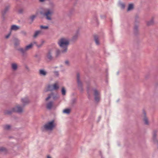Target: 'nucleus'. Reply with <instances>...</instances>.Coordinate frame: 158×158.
<instances>
[{
  "label": "nucleus",
  "instance_id": "obj_1",
  "mask_svg": "<svg viewBox=\"0 0 158 158\" xmlns=\"http://www.w3.org/2000/svg\"><path fill=\"white\" fill-rule=\"evenodd\" d=\"M58 44L62 49V53H64L67 52L68 47L69 44L68 39L64 37L61 38L59 40Z\"/></svg>",
  "mask_w": 158,
  "mask_h": 158
},
{
  "label": "nucleus",
  "instance_id": "obj_2",
  "mask_svg": "<svg viewBox=\"0 0 158 158\" xmlns=\"http://www.w3.org/2000/svg\"><path fill=\"white\" fill-rule=\"evenodd\" d=\"M54 12V9L53 8H45L41 11L40 13L41 14L45 16L47 19L50 20L51 17Z\"/></svg>",
  "mask_w": 158,
  "mask_h": 158
},
{
  "label": "nucleus",
  "instance_id": "obj_3",
  "mask_svg": "<svg viewBox=\"0 0 158 158\" xmlns=\"http://www.w3.org/2000/svg\"><path fill=\"white\" fill-rule=\"evenodd\" d=\"M23 108L21 107L20 105H18L13 108L11 110H8L6 111L5 112V113L6 114H11L12 112L21 113L23 112Z\"/></svg>",
  "mask_w": 158,
  "mask_h": 158
},
{
  "label": "nucleus",
  "instance_id": "obj_4",
  "mask_svg": "<svg viewBox=\"0 0 158 158\" xmlns=\"http://www.w3.org/2000/svg\"><path fill=\"white\" fill-rule=\"evenodd\" d=\"M44 40H42L41 42V44H37L36 42H33L31 43L28 45L27 46L25 47V50L27 51L29 49H31L32 47H33V46L34 44H35L36 45V46L40 48L44 44Z\"/></svg>",
  "mask_w": 158,
  "mask_h": 158
},
{
  "label": "nucleus",
  "instance_id": "obj_5",
  "mask_svg": "<svg viewBox=\"0 0 158 158\" xmlns=\"http://www.w3.org/2000/svg\"><path fill=\"white\" fill-rule=\"evenodd\" d=\"M56 125L54 123V121L49 122L44 126V128L48 130H52L53 128Z\"/></svg>",
  "mask_w": 158,
  "mask_h": 158
},
{
  "label": "nucleus",
  "instance_id": "obj_6",
  "mask_svg": "<svg viewBox=\"0 0 158 158\" xmlns=\"http://www.w3.org/2000/svg\"><path fill=\"white\" fill-rule=\"evenodd\" d=\"M52 50H50L46 54V57L47 58L50 60H51L52 59Z\"/></svg>",
  "mask_w": 158,
  "mask_h": 158
},
{
  "label": "nucleus",
  "instance_id": "obj_7",
  "mask_svg": "<svg viewBox=\"0 0 158 158\" xmlns=\"http://www.w3.org/2000/svg\"><path fill=\"white\" fill-rule=\"evenodd\" d=\"M94 95L95 96V100L96 101L98 102L100 100V97L99 96V93L96 90H94Z\"/></svg>",
  "mask_w": 158,
  "mask_h": 158
},
{
  "label": "nucleus",
  "instance_id": "obj_8",
  "mask_svg": "<svg viewBox=\"0 0 158 158\" xmlns=\"http://www.w3.org/2000/svg\"><path fill=\"white\" fill-rule=\"evenodd\" d=\"M143 119L145 124L148 125V118L146 116V113L145 111H143Z\"/></svg>",
  "mask_w": 158,
  "mask_h": 158
},
{
  "label": "nucleus",
  "instance_id": "obj_9",
  "mask_svg": "<svg viewBox=\"0 0 158 158\" xmlns=\"http://www.w3.org/2000/svg\"><path fill=\"white\" fill-rule=\"evenodd\" d=\"M21 102L23 104L25 105L29 103V101L28 98L26 97L22 99Z\"/></svg>",
  "mask_w": 158,
  "mask_h": 158
},
{
  "label": "nucleus",
  "instance_id": "obj_10",
  "mask_svg": "<svg viewBox=\"0 0 158 158\" xmlns=\"http://www.w3.org/2000/svg\"><path fill=\"white\" fill-rule=\"evenodd\" d=\"M19 28L20 27L19 26L14 25L11 26L10 28V31H16L19 29Z\"/></svg>",
  "mask_w": 158,
  "mask_h": 158
},
{
  "label": "nucleus",
  "instance_id": "obj_11",
  "mask_svg": "<svg viewBox=\"0 0 158 158\" xmlns=\"http://www.w3.org/2000/svg\"><path fill=\"white\" fill-rule=\"evenodd\" d=\"M77 80L78 86H81L82 83L80 80V75L78 73L77 74Z\"/></svg>",
  "mask_w": 158,
  "mask_h": 158
},
{
  "label": "nucleus",
  "instance_id": "obj_12",
  "mask_svg": "<svg viewBox=\"0 0 158 158\" xmlns=\"http://www.w3.org/2000/svg\"><path fill=\"white\" fill-rule=\"evenodd\" d=\"M52 86H53V88H54V90H57L59 88V83L58 82H56L55 83L53 84L52 85Z\"/></svg>",
  "mask_w": 158,
  "mask_h": 158
},
{
  "label": "nucleus",
  "instance_id": "obj_13",
  "mask_svg": "<svg viewBox=\"0 0 158 158\" xmlns=\"http://www.w3.org/2000/svg\"><path fill=\"white\" fill-rule=\"evenodd\" d=\"M53 106V102H48L46 105L47 108L48 109H51Z\"/></svg>",
  "mask_w": 158,
  "mask_h": 158
},
{
  "label": "nucleus",
  "instance_id": "obj_14",
  "mask_svg": "<svg viewBox=\"0 0 158 158\" xmlns=\"http://www.w3.org/2000/svg\"><path fill=\"white\" fill-rule=\"evenodd\" d=\"M54 88H53V86L52 85H49L46 88V91H52L54 90Z\"/></svg>",
  "mask_w": 158,
  "mask_h": 158
},
{
  "label": "nucleus",
  "instance_id": "obj_15",
  "mask_svg": "<svg viewBox=\"0 0 158 158\" xmlns=\"http://www.w3.org/2000/svg\"><path fill=\"white\" fill-rule=\"evenodd\" d=\"M41 33V31H37L35 32L33 35V37L35 38H36L37 36L40 35Z\"/></svg>",
  "mask_w": 158,
  "mask_h": 158
},
{
  "label": "nucleus",
  "instance_id": "obj_16",
  "mask_svg": "<svg viewBox=\"0 0 158 158\" xmlns=\"http://www.w3.org/2000/svg\"><path fill=\"white\" fill-rule=\"evenodd\" d=\"M53 94L51 93V94L48 95V97L46 99V101L48 100L49 99L52 98L53 99H55V97L53 96Z\"/></svg>",
  "mask_w": 158,
  "mask_h": 158
},
{
  "label": "nucleus",
  "instance_id": "obj_17",
  "mask_svg": "<svg viewBox=\"0 0 158 158\" xmlns=\"http://www.w3.org/2000/svg\"><path fill=\"white\" fill-rule=\"evenodd\" d=\"M11 67L13 69L16 70L17 68V64L16 63H12L11 64Z\"/></svg>",
  "mask_w": 158,
  "mask_h": 158
},
{
  "label": "nucleus",
  "instance_id": "obj_18",
  "mask_svg": "<svg viewBox=\"0 0 158 158\" xmlns=\"http://www.w3.org/2000/svg\"><path fill=\"white\" fill-rule=\"evenodd\" d=\"M62 52L61 51V52L59 49H57L56 50V53H55V55L56 57H58L59 56L61 52Z\"/></svg>",
  "mask_w": 158,
  "mask_h": 158
},
{
  "label": "nucleus",
  "instance_id": "obj_19",
  "mask_svg": "<svg viewBox=\"0 0 158 158\" xmlns=\"http://www.w3.org/2000/svg\"><path fill=\"white\" fill-rule=\"evenodd\" d=\"M134 6L132 4H129L128 5V8L127 9L128 11L131 10L133 8Z\"/></svg>",
  "mask_w": 158,
  "mask_h": 158
},
{
  "label": "nucleus",
  "instance_id": "obj_20",
  "mask_svg": "<svg viewBox=\"0 0 158 158\" xmlns=\"http://www.w3.org/2000/svg\"><path fill=\"white\" fill-rule=\"evenodd\" d=\"M20 44V41L18 39H15L14 40V45L16 46L19 45Z\"/></svg>",
  "mask_w": 158,
  "mask_h": 158
},
{
  "label": "nucleus",
  "instance_id": "obj_21",
  "mask_svg": "<svg viewBox=\"0 0 158 158\" xmlns=\"http://www.w3.org/2000/svg\"><path fill=\"white\" fill-rule=\"evenodd\" d=\"M94 39L96 44L97 45L99 44V42L98 40V37L97 36L95 35L94 36Z\"/></svg>",
  "mask_w": 158,
  "mask_h": 158
},
{
  "label": "nucleus",
  "instance_id": "obj_22",
  "mask_svg": "<svg viewBox=\"0 0 158 158\" xmlns=\"http://www.w3.org/2000/svg\"><path fill=\"white\" fill-rule=\"evenodd\" d=\"M40 73L41 75L45 76L46 74V72L43 70H40Z\"/></svg>",
  "mask_w": 158,
  "mask_h": 158
},
{
  "label": "nucleus",
  "instance_id": "obj_23",
  "mask_svg": "<svg viewBox=\"0 0 158 158\" xmlns=\"http://www.w3.org/2000/svg\"><path fill=\"white\" fill-rule=\"evenodd\" d=\"M64 113L69 114L70 113V110L69 109H66L63 110Z\"/></svg>",
  "mask_w": 158,
  "mask_h": 158
},
{
  "label": "nucleus",
  "instance_id": "obj_24",
  "mask_svg": "<svg viewBox=\"0 0 158 158\" xmlns=\"http://www.w3.org/2000/svg\"><path fill=\"white\" fill-rule=\"evenodd\" d=\"M62 94L63 95H64L66 94V90L64 87H62L61 89Z\"/></svg>",
  "mask_w": 158,
  "mask_h": 158
},
{
  "label": "nucleus",
  "instance_id": "obj_25",
  "mask_svg": "<svg viewBox=\"0 0 158 158\" xmlns=\"http://www.w3.org/2000/svg\"><path fill=\"white\" fill-rule=\"evenodd\" d=\"M154 23V21L153 19H152L149 21H148L147 22V24L148 25H150L153 24Z\"/></svg>",
  "mask_w": 158,
  "mask_h": 158
},
{
  "label": "nucleus",
  "instance_id": "obj_26",
  "mask_svg": "<svg viewBox=\"0 0 158 158\" xmlns=\"http://www.w3.org/2000/svg\"><path fill=\"white\" fill-rule=\"evenodd\" d=\"M40 28L41 29H47L48 28L47 26H40Z\"/></svg>",
  "mask_w": 158,
  "mask_h": 158
},
{
  "label": "nucleus",
  "instance_id": "obj_27",
  "mask_svg": "<svg viewBox=\"0 0 158 158\" xmlns=\"http://www.w3.org/2000/svg\"><path fill=\"white\" fill-rule=\"evenodd\" d=\"M19 51H20L22 53H24L26 52V50H25V48L24 49L22 48H19Z\"/></svg>",
  "mask_w": 158,
  "mask_h": 158
},
{
  "label": "nucleus",
  "instance_id": "obj_28",
  "mask_svg": "<svg viewBox=\"0 0 158 158\" xmlns=\"http://www.w3.org/2000/svg\"><path fill=\"white\" fill-rule=\"evenodd\" d=\"M9 9V7H6L5 9L4 10L2 11V14H5L6 13V12Z\"/></svg>",
  "mask_w": 158,
  "mask_h": 158
},
{
  "label": "nucleus",
  "instance_id": "obj_29",
  "mask_svg": "<svg viewBox=\"0 0 158 158\" xmlns=\"http://www.w3.org/2000/svg\"><path fill=\"white\" fill-rule=\"evenodd\" d=\"M6 150L5 148L2 147H0V152H5Z\"/></svg>",
  "mask_w": 158,
  "mask_h": 158
},
{
  "label": "nucleus",
  "instance_id": "obj_30",
  "mask_svg": "<svg viewBox=\"0 0 158 158\" xmlns=\"http://www.w3.org/2000/svg\"><path fill=\"white\" fill-rule=\"evenodd\" d=\"M4 129L6 130H9L10 128V126L8 125H6L4 126Z\"/></svg>",
  "mask_w": 158,
  "mask_h": 158
},
{
  "label": "nucleus",
  "instance_id": "obj_31",
  "mask_svg": "<svg viewBox=\"0 0 158 158\" xmlns=\"http://www.w3.org/2000/svg\"><path fill=\"white\" fill-rule=\"evenodd\" d=\"M11 34V32H10L7 35H6V38H8L9 36H10V35Z\"/></svg>",
  "mask_w": 158,
  "mask_h": 158
},
{
  "label": "nucleus",
  "instance_id": "obj_32",
  "mask_svg": "<svg viewBox=\"0 0 158 158\" xmlns=\"http://www.w3.org/2000/svg\"><path fill=\"white\" fill-rule=\"evenodd\" d=\"M36 16L35 15H33L31 16V19L32 20H33L35 18V17H36Z\"/></svg>",
  "mask_w": 158,
  "mask_h": 158
},
{
  "label": "nucleus",
  "instance_id": "obj_33",
  "mask_svg": "<svg viewBox=\"0 0 158 158\" xmlns=\"http://www.w3.org/2000/svg\"><path fill=\"white\" fill-rule=\"evenodd\" d=\"M65 64L67 65H69V62L68 60H66L65 61Z\"/></svg>",
  "mask_w": 158,
  "mask_h": 158
},
{
  "label": "nucleus",
  "instance_id": "obj_34",
  "mask_svg": "<svg viewBox=\"0 0 158 158\" xmlns=\"http://www.w3.org/2000/svg\"><path fill=\"white\" fill-rule=\"evenodd\" d=\"M156 134L155 133V134H153V138H154V139H155V137H156Z\"/></svg>",
  "mask_w": 158,
  "mask_h": 158
},
{
  "label": "nucleus",
  "instance_id": "obj_35",
  "mask_svg": "<svg viewBox=\"0 0 158 158\" xmlns=\"http://www.w3.org/2000/svg\"><path fill=\"white\" fill-rule=\"evenodd\" d=\"M55 74L56 75H58V72H55Z\"/></svg>",
  "mask_w": 158,
  "mask_h": 158
},
{
  "label": "nucleus",
  "instance_id": "obj_36",
  "mask_svg": "<svg viewBox=\"0 0 158 158\" xmlns=\"http://www.w3.org/2000/svg\"><path fill=\"white\" fill-rule=\"evenodd\" d=\"M41 2H43L45 0H39Z\"/></svg>",
  "mask_w": 158,
  "mask_h": 158
},
{
  "label": "nucleus",
  "instance_id": "obj_37",
  "mask_svg": "<svg viewBox=\"0 0 158 158\" xmlns=\"http://www.w3.org/2000/svg\"><path fill=\"white\" fill-rule=\"evenodd\" d=\"M47 158H51V157L49 156H47Z\"/></svg>",
  "mask_w": 158,
  "mask_h": 158
},
{
  "label": "nucleus",
  "instance_id": "obj_38",
  "mask_svg": "<svg viewBox=\"0 0 158 158\" xmlns=\"http://www.w3.org/2000/svg\"><path fill=\"white\" fill-rule=\"evenodd\" d=\"M19 12L20 13H21L23 12V10H22V11H20V10L19 11Z\"/></svg>",
  "mask_w": 158,
  "mask_h": 158
},
{
  "label": "nucleus",
  "instance_id": "obj_39",
  "mask_svg": "<svg viewBox=\"0 0 158 158\" xmlns=\"http://www.w3.org/2000/svg\"><path fill=\"white\" fill-rule=\"evenodd\" d=\"M123 7H124V5H123Z\"/></svg>",
  "mask_w": 158,
  "mask_h": 158
}]
</instances>
